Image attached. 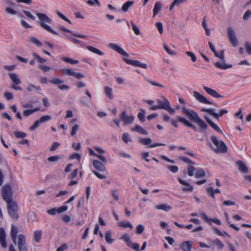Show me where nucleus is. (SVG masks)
<instances>
[{
  "label": "nucleus",
  "instance_id": "f257e3e1",
  "mask_svg": "<svg viewBox=\"0 0 251 251\" xmlns=\"http://www.w3.org/2000/svg\"><path fill=\"white\" fill-rule=\"evenodd\" d=\"M182 112L186 116L189 120L198 125L202 131L206 130L208 128L207 125L201 119L198 114L192 109H188L186 107H183Z\"/></svg>",
  "mask_w": 251,
  "mask_h": 251
},
{
  "label": "nucleus",
  "instance_id": "f03ea898",
  "mask_svg": "<svg viewBox=\"0 0 251 251\" xmlns=\"http://www.w3.org/2000/svg\"><path fill=\"white\" fill-rule=\"evenodd\" d=\"M18 233V228L14 225L11 226L10 236L15 245H17L19 251H27L26 238L23 234H19L17 238Z\"/></svg>",
  "mask_w": 251,
  "mask_h": 251
},
{
  "label": "nucleus",
  "instance_id": "7ed1b4c3",
  "mask_svg": "<svg viewBox=\"0 0 251 251\" xmlns=\"http://www.w3.org/2000/svg\"><path fill=\"white\" fill-rule=\"evenodd\" d=\"M36 15L39 19L38 24L42 28L54 34L59 35L58 33L52 29V28L48 25V24L50 25L52 23V20L47 14L37 12Z\"/></svg>",
  "mask_w": 251,
  "mask_h": 251
},
{
  "label": "nucleus",
  "instance_id": "20e7f679",
  "mask_svg": "<svg viewBox=\"0 0 251 251\" xmlns=\"http://www.w3.org/2000/svg\"><path fill=\"white\" fill-rule=\"evenodd\" d=\"M158 105L151 106L150 109L151 110H155L157 109H164L167 111L170 114L173 115L175 113V110L172 108L171 104L168 100H157Z\"/></svg>",
  "mask_w": 251,
  "mask_h": 251
},
{
  "label": "nucleus",
  "instance_id": "39448f33",
  "mask_svg": "<svg viewBox=\"0 0 251 251\" xmlns=\"http://www.w3.org/2000/svg\"><path fill=\"white\" fill-rule=\"evenodd\" d=\"M1 195L3 200L7 204H16L13 201V193L9 185H4L2 188Z\"/></svg>",
  "mask_w": 251,
  "mask_h": 251
},
{
  "label": "nucleus",
  "instance_id": "423d86ee",
  "mask_svg": "<svg viewBox=\"0 0 251 251\" xmlns=\"http://www.w3.org/2000/svg\"><path fill=\"white\" fill-rule=\"evenodd\" d=\"M211 140L216 148L214 150L216 153H225L227 151V148L222 140L219 141L215 136H211Z\"/></svg>",
  "mask_w": 251,
  "mask_h": 251
},
{
  "label": "nucleus",
  "instance_id": "0eeeda50",
  "mask_svg": "<svg viewBox=\"0 0 251 251\" xmlns=\"http://www.w3.org/2000/svg\"><path fill=\"white\" fill-rule=\"evenodd\" d=\"M214 53L216 57L223 60L222 62H217L214 63V65L216 68L224 70L232 67V65L226 64L224 60V51L223 50H222L220 53H218L217 51Z\"/></svg>",
  "mask_w": 251,
  "mask_h": 251
},
{
  "label": "nucleus",
  "instance_id": "6e6552de",
  "mask_svg": "<svg viewBox=\"0 0 251 251\" xmlns=\"http://www.w3.org/2000/svg\"><path fill=\"white\" fill-rule=\"evenodd\" d=\"M176 119L177 121H176L174 119H172L171 121V123L172 125L176 128L178 127V124L177 123V122H179L180 123H183L184 125L186 126H187L190 127L194 129L195 131H197V127L194 125L193 124H192L191 122L188 121L187 119H186L185 118L177 116L176 117Z\"/></svg>",
  "mask_w": 251,
  "mask_h": 251
},
{
  "label": "nucleus",
  "instance_id": "1a4fd4ad",
  "mask_svg": "<svg viewBox=\"0 0 251 251\" xmlns=\"http://www.w3.org/2000/svg\"><path fill=\"white\" fill-rule=\"evenodd\" d=\"M8 214L13 219L17 220L19 218V212L18 205H7V207Z\"/></svg>",
  "mask_w": 251,
  "mask_h": 251
},
{
  "label": "nucleus",
  "instance_id": "9d476101",
  "mask_svg": "<svg viewBox=\"0 0 251 251\" xmlns=\"http://www.w3.org/2000/svg\"><path fill=\"white\" fill-rule=\"evenodd\" d=\"M124 61L126 64L132 65L134 67H139L143 69H147L148 65L146 64L143 63L139 60H132L126 58H123Z\"/></svg>",
  "mask_w": 251,
  "mask_h": 251
},
{
  "label": "nucleus",
  "instance_id": "9b49d317",
  "mask_svg": "<svg viewBox=\"0 0 251 251\" xmlns=\"http://www.w3.org/2000/svg\"><path fill=\"white\" fill-rule=\"evenodd\" d=\"M139 142L143 145H149V148H152L159 146H164L166 145L165 144L163 143H154L151 144L152 142L151 139L150 138H141L139 140Z\"/></svg>",
  "mask_w": 251,
  "mask_h": 251
},
{
  "label": "nucleus",
  "instance_id": "f8f14e48",
  "mask_svg": "<svg viewBox=\"0 0 251 251\" xmlns=\"http://www.w3.org/2000/svg\"><path fill=\"white\" fill-rule=\"evenodd\" d=\"M9 76L13 82L15 84L12 85V88L16 90H22V89L20 86L16 85H19L21 83L18 75L15 73H10L9 74Z\"/></svg>",
  "mask_w": 251,
  "mask_h": 251
},
{
  "label": "nucleus",
  "instance_id": "ddd939ff",
  "mask_svg": "<svg viewBox=\"0 0 251 251\" xmlns=\"http://www.w3.org/2000/svg\"><path fill=\"white\" fill-rule=\"evenodd\" d=\"M120 117L125 125H129L133 123L135 119L132 115L128 116L125 111L122 112Z\"/></svg>",
  "mask_w": 251,
  "mask_h": 251
},
{
  "label": "nucleus",
  "instance_id": "4468645a",
  "mask_svg": "<svg viewBox=\"0 0 251 251\" xmlns=\"http://www.w3.org/2000/svg\"><path fill=\"white\" fill-rule=\"evenodd\" d=\"M108 47L124 56H129V54L117 44L113 43H109L108 44Z\"/></svg>",
  "mask_w": 251,
  "mask_h": 251
},
{
  "label": "nucleus",
  "instance_id": "2eb2a0df",
  "mask_svg": "<svg viewBox=\"0 0 251 251\" xmlns=\"http://www.w3.org/2000/svg\"><path fill=\"white\" fill-rule=\"evenodd\" d=\"M227 33L231 44L233 46L236 47L238 44V40L234 33V30L231 27L228 28Z\"/></svg>",
  "mask_w": 251,
  "mask_h": 251
},
{
  "label": "nucleus",
  "instance_id": "dca6fc26",
  "mask_svg": "<svg viewBox=\"0 0 251 251\" xmlns=\"http://www.w3.org/2000/svg\"><path fill=\"white\" fill-rule=\"evenodd\" d=\"M193 96L199 102L205 104H212V103L208 100L204 96L197 91H194Z\"/></svg>",
  "mask_w": 251,
  "mask_h": 251
},
{
  "label": "nucleus",
  "instance_id": "f3484780",
  "mask_svg": "<svg viewBox=\"0 0 251 251\" xmlns=\"http://www.w3.org/2000/svg\"><path fill=\"white\" fill-rule=\"evenodd\" d=\"M178 181L181 184L186 186L182 188L183 192L187 193L193 192L194 187L193 186L191 185L190 183L179 177L178 178Z\"/></svg>",
  "mask_w": 251,
  "mask_h": 251
},
{
  "label": "nucleus",
  "instance_id": "a211bd4d",
  "mask_svg": "<svg viewBox=\"0 0 251 251\" xmlns=\"http://www.w3.org/2000/svg\"><path fill=\"white\" fill-rule=\"evenodd\" d=\"M68 209V207L66 205H64L58 207L57 208H54L47 210V213L51 215H55L56 213H61L66 211H67Z\"/></svg>",
  "mask_w": 251,
  "mask_h": 251
},
{
  "label": "nucleus",
  "instance_id": "6ab92c4d",
  "mask_svg": "<svg viewBox=\"0 0 251 251\" xmlns=\"http://www.w3.org/2000/svg\"><path fill=\"white\" fill-rule=\"evenodd\" d=\"M203 89L208 94L214 98H221L223 97V96L219 94L216 90L208 87L203 86Z\"/></svg>",
  "mask_w": 251,
  "mask_h": 251
},
{
  "label": "nucleus",
  "instance_id": "aec40b11",
  "mask_svg": "<svg viewBox=\"0 0 251 251\" xmlns=\"http://www.w3.org/2000/svg\"><path fill=\"white\" fill-rule=\"evenodd\" d=\"M6 234L3 228L0 229V243L2 248H5L7 244L5 240Z\"/></svg>",
  "mask_w": 251,
  "mask_h": 251
},
{
  "label": "nucleus",
  "instance_id": "412c9836",
  "mask_svg": "<svg viewBox=\"0 0 251 251\" xmlns=\"http://www.w3.org/2000/svg\"><path fill=\"white\" fill-rule=\"evenodd\" d=\"M192 245L193 243L191 241H184L181 244L180 248L183 251H190Z\"/></svg>",
  "mask_w": 251,
  "mask_h": 251
},
{
  "label": "nucleus",
  "instance_id": "4be33fe9",
  "mask_svg": "<svg viewBox=\"0 0 251 251\" xmlns=\"http://www.w3.org/2000/svg\"><path fill=\"white\" fill-rule=\"evenodd\" d=\"M236 165L238 166L239 170L243 173L246 174L248 172L249 170L246 164L241 160L237 161Z\"/></svg>",
  "mask_w": 251,
  "mask_h": 251
},
{
  "label": "nucleus",
  "instance_id": "5701e85b",
  "mask_svg": "<svg viewBox=\"0 0 251 251\" xmlns=\"http://www.w3.org/2000/svg\"><path fill=\"white\" fill-rule=\"evenodd\" d=\"M60 30L62 31H64L65 32H67V33H71L73 35L75 36V37H78V38H83V39H85V38H87V36L85 35H83V34H78V33H76L75 32H74L73 31L63 27V26H61L60 27Z\"/></svg>",
  "mask_w": 251,
  "mask_h": 251
},
{
  "label": "nucleus",
  "instance_id": "b1692460",
  "mask_svg": "<svg viewBox=\"0 0 251 251\" xmlns=\"http://www.w3.org/2000/svg\"><path fill=\"white\" fill-rule=\"evenodd\" d=\"M93 164L95 168L99 171L103 172L105 170L104 165L98 160H94Z\"/></svg>",
  "mask_w": 251,
  "mask_h": 251
},
{
  "label": "nucleus",
  "instance_id": "393cba45",
  "mask_svg": "<svg viewBox=\"0 0 251 251\" xmlns=\"http://www.w3.org/2000/svg\"><path fill=\"white\" fill-rule=\"evenodd\" d=\"M131 130L132 131H136L143 135H147L148 134V131L138 125H136L134 127L132 128Z\"/></svg>",
  "mask_w": 251,
  "mask_h": 251
},
{
  "label": "nucleus",
  "instance_id": "a878e982",
  "mask_svg": "<svg viewBox=\"0 0 251 251\" xmlns=\"http://www.w3.org/2000/svg\"><path fill=\"white\" fill-rule=\"evenodd\" d=\"M208 124L217 132L222 133V131L219 126L208 118H205Z\"/></svg>",
  "mask_w": 251,
  "mask_h": 251
},
{
  "label": "nucleus",
  "instance_id": "bb28decb",
  "mask_svg": "<svg viewBox=\"0 0 251 251\" xmlns=\"http://www.w3.org/2000/svg\"><path fill=\"white\" fill-rule=\"evenodd\" d=\"M162 7V3L159 1H157L154 4V6L153 9V16L156 15L161 10Z\"/></svg>",
  "mask_w": 251,
  "mask_h": 251
},
{
  "label": "nucleus",
  "instance_id": "cd10ccee",
  "mask_svg": "<svg viewBox=\"0 0 251 251\" xmlns=\"http://www.w3.org/2000/svg\"><path fill=\"white\" fill-rule=\"evenodd\" d=\"M87 49L89 51H90L93 53H95L96 54H97L99 55L102 56L104 54V53L102 51H101L99 49H98L94 47H92L91 46H88L87 47Z\"/></svg>",
  "mask_w": 251,
  "mask_h": 251
},
{
  "label": "nucleus",
  "instance_id": "c85d7f7f",
  "mask_svg": "<svg viewBox=\"0 0 251 251\" xmlns=\"http://www.w3.org/2000/svg\"><path fill=\"white\" fill-rule=\"evenodd\" d=\"M134 4V2L132 1L128 0L125 2L122 7V10L123 11L126 12L128 11V9Z\"/></svg>",
  "mask_w": 251,
  "mask_h": 251
},
{
  "label": "nucleus",
  "instance_id": "c756f323",
  "mask_svg": "<svg viewBox=\"0 0 251 251\" xmlns=\"http://www.w3.org/2000/svg\"><path fill=\"white\" fill-rule=\"evenodd\" d=\"M207 192L211 197L214 198V194L216 193H220L219 189H216L214 190L213 187H210L207 188Z\"/></svg>",
  "mask_w": 251,
  "mask_h": 251
},
{
  "label": "nucleus",
  "instance_id": "7c9ffc66",
  "mask_svg": "<svg viewBox=\"0 0 251 251\" xmlns=\"http://www.w3.org/2000/svg\"><path fill=\"white\" fill-rule=\"evenodd\" d=\"M154 208L157 210H161L167 212L170 210L172 207L169 205H155Z\"/></svg>",
  "mask_w": 251,
  "mask_h": 251
},
{
  "label": "nucleus",
  "instance_id": "2f4dec72",
  "mask_svg": "<svg viewBox=\"0 0 251 251\" xmlns=\"http://www.w3.org/2000/svg\"><path fill=\"white\" fill-rule=\"evenodd\" d=\"M206 176L205 172L204 170L202 169H199L196 170L195 173V177L202 178L205 177Z\"/></svg>",
  "mask_w": 251,
  "mask_h": 251
},
{
  "label": "nucleus",
  "instance_id": "473e14b6",
  "mask_svg": "<svg viewBox=\"0 0 251 251\" xmlns=\"http://www.w3.org/2000/svg\"><path fill=\"white\" fill-rule=\"evenodd\" d=\"M104 92L105 95L110 100L113 99V96L112 94V89L108 86H106L104 88Z\"/></svg>",
  "mask_w": 251,
  "mask_h": 251
},
{
  "label": "nucleus",
  "instance_id": "72a5a7b5",
  "mask_svg": "<svg viewBox=\"0 0 251 251\" xmlns=\"http://www.w3.org/2000/svg\"><path fill=\"white\" fill-rule=\"evenodd\" d=\"M42 232L41 230H36L34 232V239L35 242L39 243L41 239Z\"/></svg>",
  "mask_w": 251,
  "mask_h": 251
},
{
  "label": "nucleus",
  "instance_id": "f704fd0d",
  "mask_svg": "<svg viewBox=\"0 0 251 251\" xmlns=\"http://www.w3.org/2000/svg\"><path fill=\"white\" fill-rule=\"evenodd\" d=\"M145 110L144 109H141L138 114L137 117L140 121L142 123H144L145 122Z\"/></svg>",
  "mask_w": 251,
  "mask_h": 251
},
{
  "label": "nucleus",
  "instance_id": "c9c22d12",
  "mask_svg": "<svg viewBox=\"0 0 251 251\" xmlns=\"http://www.w3.org/2000/svg\"><path fill=\"white\" fill-rule=\"evenodd\" d=\"M40 110V108L36 107L34 109H27L24 111V115L25 117H28L33 113Z\"/></svg>",
  "mask_w": 251,
  "mask_h": 251
},
{
  "label": "nucleus",
  "instance_id": "e433bc0d",
  "mask_svg": "<svg viewBox=\"0 0 251 251\" xmlns=\"http://www.w3.org/2000/svg\"><path fill=\"white\" fill-rule=\"evenodd\" d=\"M211 245H216L219 249H222L224 247V244L218 239L210 241Z\"/></svg>",
  "mask_w": 251,
  "mask_h": 251
},
{
  "label": "nucleus",
  "instance_id": "4c0bfd02",
  "mask_svg": "<svg viewBox=\"0 0 251 251\" xmlns=\"http://www.w3.org/2000/svg\"><path fill=\"white\" fill-rule=\"evenodd\" d=\"M67 38L71 42L75 44H78L80 45H83L85 43L83 41H81L79 40L75 39L73 38V37L71 36H67Z\"/></svg>",
  "mask_w": 251,
  "mask_h": 251
},
{
  "label": "nucleus",
  "instance_id": "58836bf2",
  "mask_svg": "<svg viewBox=\"0 0 251 251\" xmlns=\"http://www.w3.org/2000/svg\"><path fill=\"white\" fill-rule=\"evenodd\" d=\"M111 232L110 231H106L105 235V239L108 244H112L114 241V239L111 238Z\"/></svg>",
  "mask_w": 251,
  "mask_h": 251
},
{
  "label": "nucleus",
  "instance_id": "ea45409f",
  "mask_svg": "<svg viewBox=\"0 0 251 251\" xmlns=\"http://www.w3.org/2000/svg\"><path fill=\"white\" fill-rule=\"evenodd\" d=\"M61 60L66 63H70L71 64H76L78 63L79 61L76 60H74L67 57H63L61 58Z\"/></svg>",
  "mask_w": 251,
  "mask_h": 251
},
{
  "label": "nucleus",
  "instance_id": "a19ab883",
  "mask_svg": "<svg viewBox=\"0 0 251 251\" xmlns=\"http://www.w3.org/2000/svg\"><path fill=\"white\" fill-rule=\"evenodd\" d=\"M202 112H206L210 115L213 116L215 118L218 116L217 113L215 112V110L211 108H202L201 110Z\"/></svg>",
  "mask_w": 251,
  "mask_h": 251
},
{
  "label": "nucleus",
  "instance_id": "79ce46f5",
  "mask_svg": "<svg viewBox=\"0 0 251 251\" xmlns=\"http://www.w3.org/2000/svg\"><path fill=\"white\" fill-rule=\"evenodd\" d=\"M179 159L188 164H194V162L192 161L191 160L189 159L187 157H185L183 156H180L179 157Z\"/></svg>",
  "mask_w": 251,
  "mask_h": 251
},
{
  "label": "nucleus",
  "instance_id": "37998d69",
  "mask_svg": "<svg viewBox=\"0 0 251 251\" xmlns=\"http://www.w3.org/2000/svg\"><path fill=\"white\" fill-rule=\"evenodd\" d=\"M62 73L67 75L73 76L74 71L71 69L66 68L62 70Z\"/></svg>",
  "mask_w": 251,
  "mask_h": 251
},
{
  "label": "nucleus",
  "instance_id": "c03bdc74",
  "mask_svg": "<svg viewBox=\"0 0 251 251\" xmlns=\"http://www.w3.org/2000/svg\"><path fill=\"white\" fill-rule=\"evenodd\" d=\"M33 56L34 57V58L37 60V61L38 62H39V63H41V64H43L45 62H46V60L45 59H44L42 57H41L37 53H34L33 54Z\"/></svg>",
  "mask_w": 251,
  "mask_h": 251
},
{
  "label": "nucleus",
  "instance_id": "a18cd8bd",
  "mask_svg": "<svg viewBox=\"0 0 251 251\" xmlns=\"http://www.w3.org/2000/svg\"><path fill=\"white\" fill-rule=\"evenodd\" d=\"M131 25L132 26V29L134 32L135 34L136 35H139L140 34V31L139 28L133 23L132 21L131 22Z\"/></svg>",
  "mask_w": 251,
  "mask_h": 251
},
{
  "label": "nucleus",
  "instance_id": "49530a36",
  "mask_svg": "<svg viewBox=\"0 0 251 251\" xmlns=\"http://www.w3.org/2000/svg\"><path fill=\"white\" fill-rule=\"evenodd\" d=\"M56 13L60 18L68 22L70 24H71V21L61 12L57 11Z\"/></svg>",
  "mask_w": 251,
  "mask_h": 251
},
{
  "label": "nucleus",
  "instance_id": "de8ad7c7",
  "mask_svg": "<svg viewBox=\"0 0 251 251\" xmlns=\"http://www.w3.org/2000/svg\"><path fill=\"white\" fill-rule=\"evenodd\" d=\"M30 41L38 47H41L42 45V43L37 38L34 37H31L30 38Z\"/></svg>",
  "mask_w": 251,
  "mask_h": 251
},
{
  "label": "nucleus",
  "instance_id": "09e8293b",
  "mask_svg": "<svg viewBox=\"0 0 251 251\" xmlns=\"http://www.w3.org/2000/svg\"><path fill=\"white\" fill-rule=\"evenodd\" d=\"M122 139L126 143H127L128 142L131 141L129 134L126 132L124 133L123 134Z\"/></svg>",
  "mask_w": 251,
  "mask_h": 251
},
{
  "label": "nucleus",
  "instance_id": "8fccbe9b",
  "mask_svg": "<svg viewBox=\"0 0 251 251\" xmlns=\"http://www.w3.org/2000/svg\"><path fill=\"white\" fill-rule=\"evenodd\" d=\"M119 226L121 227H129L130 228H132L133 226L131 223L128 222H122L119 223Z\"/></svg>",
  "mask_w": 251,
  "mask_h": 251
},
{
  "label": "nucleus",
  "instance_id": "3c124183",
  "mask_svg": "<svg viewBox=\"0 0 251 251\" xmlns=\"http://www.w3.org/2000/svg\"><path fill=\"white\" fill-rule=\"evenodd\" d=\"M49 82L50 83H52V84H55V85H58L61 83H62L64 82L63 80H61L59 78H53L52 79H51L49 80Z\"/></svg>",
  "mask_w": 251,
  "mask_h": 251
},
{
  "label": "nucleus",
  "instance_id": "603ef678",
  "mask_svg": "<svg viewBox=\"0 0 251 251\" xmlns=\"http://www.w3.org/2000/svg\"><path fill=\"white\" fill-rule=\"evenodd\" d=\"M185 53L187 56L191 57V60L193 62H195L197 61V57L193 52L189 51H187Z\"/></svg>",
  "mask_w": 251,
  "mask_h": 251
},
{
  "label": "nucleus",
  "instance_id": "864d4df0",
  "mask_svg": "<svg viewBox=\"0 0 251 251\" xmlns=\"http://www.w3.org/2000/svg\"><path fill=\"white\" fill-rule=\"evenodd\" d=\"M167 168L174 173H176L178 171V167L176 165H168Z\"/></svg>",
  "mask_w": 251,
  "mask_h": 251
},
{
  "label": "nucleus",
  "instance_id": "5fc2aeb1",
  "mask_svg": "<svg viewBox=\"0 0 251 251\" xmlns=\"http://www.w3.org/2000/svg\"><path fill=\"white\" fill-rule=\"evenodd\" d=\"M196 170L195 167L193 166L188 167V175L190 176H192L194 175V172Z\"/></svg>",
  "mask_w": 251,
  "mask_h": 251
},
{
  "label": "nucleus",
  "instance_id": "6e6d98bb",
  "mask_svg": "<svg viewBox=\"0 0 251 251\" xmlns=\"http://www.w3.org/2000/svg\"><path fill=\"white\" fill-rule=\"evenodd\" d=\"M27 90L28 91H31L33 90H40V86H36L34 84H30L27 87Z\"/></svg>",
  "mask_w": 251,
  "mask_h": 251
},
{
  "label": "nucleus",
  "instance_id": "4d7b16f0",
  "mask_svg": "<svg viewBox=\"0 0 251 251\" xmlns=\"http://www.w3.org/2000/svg\"><path fill=\"white\" fill-rule=\"evenodd\" d=\"M51 117L50 115H45L41 117L39 120L41 123H43L46 121L51 120Z\"/></svg>",
  "mask_w": 251,
  "mask_h": 251
},
{
  "label": "nucleus",
  "instance_id": "13d9d810",
  "mask_svg": "<svg viewBox=\"0 0 251 251\" xmlns=\"http://www.w3.org/2000/svg\"><path fill=\"white\" fill-rule=\"evenodd\" d=\"M61 158L60 156L58 155L51 156L48 157V160L49 162H55Z\"/></svg>",
  "mask_w": 251,
  "mask_h": 251
},
{
  "label": "nucleus",
  "instance_id": "bf43d9fd",
  "mask_svg": "<svg viewBox=\"0 0 251 251\" xmlns=\"http://www.w3.org/2000/svg\"><path fill=\"white\" fill-rule=\"evenodd\" d=\"M78 128H79V126L77 124L75 125L72 127V131L71 132V134L72 136H74L76 134Z\"/></svg>",
  "mask_w": 251,
  "mask_h": 251
},
{
  "label": "nucleus",
  "instance_id": "052dcab7",
  "mask_svg": "<svg viewBox=\"0 0 251 251\" xmlns=\"http://www.w3.org/2000/svg\"><path fill=\"white\" fill-rule=\"evenodd\" d=\"M163 47L164 50L167 52V53L170 55H175L176 54V52L175 51L171 50L170 48L166 45V44H164Z\"/></svg>",
  "mask_w": 251,
  "mask_h": 251
},
{
  "label": "nucleus",
  "instance_id": "680f3d73",
  "mask_svg": "<svg viewBox=\"0 0 251 251\" xmlns=\"http://www.w3.org/2000/svg\"><path fill=\"white\" fill-rule=\"evenodd\" d=\"M60 144L57 142H54L50 148V151H55L59 146Z\"/></svg>",
  "mask_w": 251,
  "mask_h": 251
},
{
  "label": "nucleus",
  "instance_id": "e2e57ef3",
  "mask_svg": "<svg viewBox=\"0 0 251 251\" xmlns=\"http://www.w3.org/2000/svg\"><path fill=\"white\" fill-rule=\"evenodd\" d=\"M155 26L157 28L160 34H162L163 32V26L162 24L160 22H157L156 23Z\"/></svg>",
  "mask_w": 251,
  "mask_h": 251
},
{
  "label": "nucleus",
  "instance_id": "0e129e2a",
  "mask_svg": "<svg viewBox=\"0 0 251 251\" xmlns=\"http://www.w3.org/2000/svg\"><path fill=\"white\" fill-rule=\"evenodd\" d=\"M16 137L18 138H23L26 136V134L24 132L21 131H16L14 133Z\"/></svg>",
  "mask_w": 251,
  "mask_h": 251
},
{
  "label": "nucleus",
  "instance_id": "69168bd1",
  "mask_svg": "<svg viewBox=\"0 0 251 251\" xmlns=\"http://www.w3.org/2000/svg\"><path fill=\"white\" fill-rule=\"evenodd\" d=\"M23 12L28 18L31 19L32 20H35V17L29 11L24 10Z\"/></svg>",
  "mask_w": 251,
  "mask_h": 251
},
{
  "label": "nucleus",
  "instance_id": "338daca9",
  "mask_svg": "<svg viewBox=\"0 0 251 251\" xmlns=\"http://www.w3.org/2000/svg\"><path fill=\"white\" fill-rule=\"evenodd\" d=\"M246 50L249 54H251V43L246 42L245 44Z\"/></svg>",
  "mask_w": 251,
  "mask_h": 251
},
{
  "label": "nucleus",
  "instance_id": "774afa93",
  "mask_svg": "<svg viewBox=\"0 0 251 251\" xmlns=\"http://www.w3.org/2000/svg\"><path fill=\"white\" fill-rule=\"evenodd\" d=\"M41 124L40 122H39V120L36 121L34 124L30 127V131H33L35 129L37 128V127L39 126V124Z\"/></svg>",
  "mask_w": 251,
  "mask_h": 251
}]
</instances>
